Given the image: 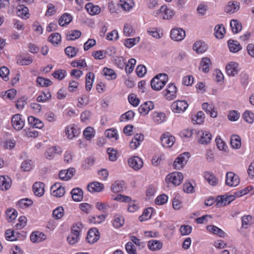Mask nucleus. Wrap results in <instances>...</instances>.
Segmentation results:
<instances>
[{
  "label": "nucleus",
  "mask_w": 254,
  "mask_h": 254,
  "mask_svg": "<svg viewBox=\"0 0 254 254\" xmlns=\"http://www.w3.org/2000/svg\"><path fill=\"white\" fill-rule=\"evenodd\" d=\"M72 16L69 14L64 13L59 19V23L61 26H64L68 24L72 21Z\"/></svg>",
  "instance_id": "43"
},
{
  "label": "nucleus",
  "mask_w": 254,
  "mask_h": 254,
  "mask_svg": "<svg viewBox=\"0 0 254 254\" xmlns=\"http://www.w3.org/2000/svg\"><path fill=\"white\" fill-rule=\"evenodd\" d=\"M135 64L136 60L134 59H129L125 66V70L126 73L127 74L131 73L134 69V67Z\"/></svg>",
  "instance_id": "56"
},
{
  "label": "nucleus",
  "mask_w": 254,
  "mask_h": 254,
  "mask_svg": "<svg viewBox=\"0 0 254 254\" xmlns=\"http://www.w3.org/2000/svg\"><path fill=\"white\" fill-rule=\"evenodd\" d=\"M34 167V164L32 161L30 159H26L24 160L21 164L20 168L23 171H30Z\"/></svg>",
  "instance_id": "46"
},
{
  "label": "nucleus",
  "mask_w": 254,
  "mask_h": 254,
  "mask_svg": "<svg viewBox=\"0 0 254 254\" xmlns=\"http://www.w3.org/2000/svg\"><path fill=\"white\" fill-rule=\"evenodd\" d=\"M226 71L229 76H234L239 71L238 64L233 62L229 63L226 66Z\"/></svg>",
  "instance_id": "16"
},
{
  "label": "nucleus",
  "mask_w": 254,
  "mask_h": 254,
  "mask_svg": "<svg viewBox=\"0 0 254 254\" xmlns=\"http://www.w3.org/2000/svg\"><path fill=\"white\" fill-rule=\"evenodd\" d=\"M104 188V185L102 183L94 182L89 184L87 186V189L90 192H101Z\"/></svg>",
  "instance_id": "24"
},
{
  "label": "nucleus",
  "mask_w": 254,
  "mask_h": 254,
  "mask_svg": "<svg viewBox=\"0 0 254 254\" xmlns=\"http://www.w3.org/2000/svg\"><path fill=\"white\" fill-rule=\"evenodd\" d=\"M202 108L211 117L214 118L216 116V113L213 111V106L212 104L204 103L202 105Z\"/></svg>",
  "instance_id": "51"
},
{
  "label": "nucleus",
  "mask_w": 254,
  "mask_h": 254,
  "mask_svg": "<svg viewBox=\"0 0 254 254\" xmlns=\"http://www.w3.org/2000/svg\"><path fill=\"white\" fill-rule=\"evenodd\" d=\"M242 227L244 229L249 228L252 223L253 218L251 215H246L242 217Z\"/></svg>",
  "instance_id": "54"
},
{
  "label": "nucleus",
  "mask_w": 254,
  "mask_h": 254,
  "mask_svg": "<svg viewBox=\"0 0 254 254\" xmlns=\"http://www.w3.org/2000/svg\"><path fill=\"white\" fill-rule=\"evenodd\" d=\"M206 230L208 232L213 233L215 235H218L221 237L224 238L227 235L224 231H223L222 229H220L219 228L214 225L207 226L206 227Z\"/></svg>",
  "instance_id": "29"
},
{
  "label": "nucleus",
  "mask_w": 254,
  "mask_h": 254,
  "mask_svg": "<svg viewBox=\"0 0 254 254\" xmlns=\"http://www.w3.org/2000/svg\"><path fill=\"white\" fill-rule=\"evenodd\" d=\"M11 185V181L8 176H0V189L2 190H8Z\"/></svg>",
  "instance_id": "26"
},
{
  "label": "nucleus",
  "mask_w": 254,
  "mask_h": 254,
  "mask_svg": "<svg viewBox=\"0 0 254 254\" xmlns=\"http://www.w3.org/2000/svg\"><path fill=\"white\" fill-rule=\"evenodd\" d=\"M207 49L205 43L201 41H197L193 45V49L197 53L202 54L206 51Z\"/></svg>",
  "instance_id": "37"
},
{
  "label": "nucleus",
  "mask_w": 254,
  "mask_h": 254,
  "mask_svg": "<svg viewBox=\"0 0 254 254\" xmlns=\"http://www.w3.org/2000/svg\"><path fill=\"white\" fill-rule=\"evenodd\" d=\"M185 31L182 28H176L171 31L170 37L174 41H182L185 38Z\"/></svg>",
  "instance_id": "12"
},
{
  "label": "nucleus",
  "mask_w": 254,
  "mask_h": 254,
  "mask_svg": "<svg viewBox=\"0 0 254 254\" xmlns=\"http://www.w3.org/2000/svg\"><path fill=\"white\" fill-rule=\"evenodd\" d=\"M62 152V150L60 147L53 146L47 149L45 156L47 159L51 160L54 159L56 155L61 154Z\"/></svg>",
  "instance_id": "14"
},
{
  "label": "nucleus",
  "mask_w": 254,
  "mask_h": 254,
  "mask_svg": "<svg viewBox=\"0 0 254 254\" xmlns=\"http://www.w3.org/2000/svg\"><path fill=\"white\" fill-rule=\"evenodd\" d=\"M124 182L120 181L115 182L111 186L112 190L116 193L122 192L123 190Z\"/></svg>",
  "instance_id": "53"
},
{
  "label": "nucleus",
  "mask_w": 254,
  "mask_h": 254,
  "mask_svg": "<svg viewBox=\"0 0 254 254\" xmlns=\"http://www.w3.org/2000/svg\"><path fill=\"white\" fill-rule=\"evenodd\" d=\"M162 243L158 240H151L148 242L147 246L152 251L160 250L162 247Z\"/></svg>",
  "instance_id": "33"
},
{
  "label": "nucleus",
  "mask_w": 254,
  "mask_h": 254,
  "mask_svg": "<svg viewBox=\"0 0 254 254\" xmlns=\"http://www.w3.org/2000/svg\"><path fill=\"white\" fill-rule=\"evenodd\" d=\"M71 194L74 201L78 202L82 200L83 191L81 189L77 188L72 189Z\"/></svg>",
  "instance_id": "34"
},
{
  "label": "nucleus",
  "mask_w": 254,
  "mask_h": 254,
  "mask_svg": "<svg viewBox=\"0 0 254 254\" xmlns=\"http://www.w3.org/2000/svg\"><path fill=\"white\" fill-rule=\"evenodd\" d=\"M240 9V3L237 1H230L227 4L225 11L229 14H233Z\"/></svg>",
  "instance_id": "18"
},
{
  "label": "nucleus",
  "mask_w": 254,
  "mask_h": 254,
  "mask_svg": "<svg viewBox=\"0 0 254 254\" xmlns=\"http://www.w3.org/2000/svg\"><path fill=\"white\" fill-rule=\"evenodd\" d=\"M119 5L125 11H130L134 5L132 0H120Z\"/></svg>",
  "instance_id": "30"
},
{
  "label": "nucleus",
  "mask_w": 254,
  "mask_h": 254,
  "mask_svg": "<svg viewBox=\"0 0 254 254\" xmlns=\"http://www.w3.org/2000/svg\"><path fill=\"white\" fill-rule=\"evenodd\" d=\"M204 177L205 180L212 186H216L219 183L218 179L212 173L206 172L204 173Z\"/></svg>",
  "instance_id": "25"
},
{
  "label": "nucleus",
  "mask_w": 254,
  "mask_h": 254,
  "mask_svg": "<svg viewBox=\"0 0 254 254\" xmlns=\"http://www.w3.org/2000/svg\"><path fill=\"white\" fill-rule=\"evenodd\" d=\"M128 163L129 166L135 170L141 169L143 164L142 159L137 156L130 157L128 160Z\"/></svg>",
  "instance_id": "15"
},
{
  "label": "nucleus",
  "mask_w": 254,
  "mask_h": 254,
  "mask_svg": "<svg viewBox=\"0 0 254 254\" xmlns=\"http://www.w3.org/2000/svg\"><path fill=\"white\" fill-rule=\"evenodd\" d=\"M230 27L233 33L237 34L242 30V24L237 20L233 19L230 21Z\"/></svg>",
  "instance_id": "45"
},
{
  "label": "nucleus",
  "mask_w": 254,
  "mask_h": 254,
  "mask_svg": "<svg viewBox=\"0 0 254 254\" xmlns=\"http://www.w3.org/2000/svg\"><path fill=\"white\" fill-rule=\"evenodd\" d=\"M65 133L69 139H72L73 138L79 135L80 133V130L76 125L71 124L65 127Z\"/></svg>",
  "instance_id": "10"
},
{
  "label": "nucleus",
  "mask_w": 254,
  "mask_h": 254,
  "mask_svg": "<svg viewBox=\"0 0 254 254\" xmlns=\"http://www.w3.org/2000/svg\"><path fill=\"white\" fill-rule=\"evenodd\" d=\"M64 52L68 58H73L76 56L78 49L72 46H68L65 49Z\"/></svg>",
  "instance_id": "62"
},
{
  "label": "nucleus",
  "mask_w": 254,
  "mask_h": 254,
  "mask_svg": "<svg viewBox=\"0 0 254 254\" xmlns=\"http://www.w3.org/2000/svg\"><path fill=\"white\" fill-rule=\"evenodd\" d=\"M240 183L239 176L232 172H229L226 173L225 184L226 185L234 187L237 186Z\"/></svg>",
  "instance_id": "9"
},
{
  "label": "nucleus",
  "mask_w": 254,
  "mask_h": 254,
  "mask_svg": "<svg viewBox=\"0 0 254 254\" xmlns=\"http://www.w3.org/2000/svg\"><path fill=\"white\" fill-rule=\"evenodd\" d=\"M64 214V208L61 206L57 207L53 210V216L56 219H60L62 218Z\"/></svg>",
  "instance_id": "59"
},
{
  "label": "nucleus",
  "mask_w": 254,
  "mask_h": 254,
  "mask_svg": "<svg viewBox=\"0 0 254 254\" xmlns=\"http://www.w3.org/2000/svg\"><path fill=\"white\" fill-rule=\"evenodd\" d=\"M81 32L79 30H72L69 32L66 35L68 40H74L81 36Z\"/></svg>",
  "instance_id": "63"
},
{
  "label": "nucleus",
  "mask_w": 254,
  "mask_h": 254,
  "mask_svg": "<svg viewBox=\"0 0 254 254\" xmlns=\"http://www.w3.org/2000/svg\"><path fill=\"white\" fill-rule=\"evenodd\" d=\"M204 119V114L203 112L199 111L192 118V121L194 124L200 125L203 121Z\"/></svg>",
  "instance_id": "55"
},
{
  "label": "nucleus",
  "mask_w": 254,
  "mask_h": 254,
  "mask_svg": "<svg viewBox=\"0 0 254 254\" xmlns=\"http://www.w3.org/2000/svg\"><path fill=\"white\" fill-rule=\"evenodd\" d=\"M48 40L53 46H57L61 43L62 37L59 33H54L49 36Z\"/></svg>",
  "instance_id": "31"
},
{
  "label": "nucleus",
  "mask_w": 254,
  "mask_h": 254,
  "mask_svg": "<svg viewBox=\"0 0 254 254\" xmlns=\"http://www.w3.org/2000/svg\"><path fill=\"white\" fill-rule=\"evenodd\" d=\"M51 94L49 91L41 92L37 98V101L38 102H45L48 99L51 98Z\"/></svg>",
  "instance_id": "57"
},
{
  "label": "nucleus",
  "mask_w": 254,
  "mask_h": 254,
  "mask_svg": "<svg viewBox=\"0 0 254 254\" xmlns=\"http://www.w3.org/2000/svg\"><path fill=\"white\" fill-rule=\"evenodd\" d=\"M189 157L190 155L188 152H184L179 155L174 162V168L176 170L183 168L186 164Z\"/></svg>",
  "instance_id": "7"
},
{
  "label": "nucleus",
  "mask_w": 254,
  "mask_h": 254,
  "mask_svg": "<svg viewBox=\"0 0 254 254\" xmlns=\"http://www.w3.org/2000/svg\"><path fill=\"white\" fill-rule=\"evenodd\" d=\"M139 41L140 38L139 37L132 38H127L125 40L124 44L127 48H131L137 44Z\"/></svg>",
  "instance_id": "50"
},
{
  "label": "nucleus",
  "mask_w": 254,
  "mask_h": 254,
  "mask_svg": "<svg viewBox=\"0 0 254 254\" xmlns=\"http://www.w3.org/2000/svg\"><path fill=\"white\" fill-rule=\"evenodd\" d=\"M51 190L52 191V195L58 197L63 196L65 193L64 188L59 183H56L54 185L51 187Z\"/></svg>",
  "instance_id": "20"
},
{
  "label": "nucleus",
  "mask_w": 254,
  "mask_h": 254,
  "mask_svg": "<svg viewBox=\"0 0 254 254\" xmlns=\"http://www.w3.org/2000/svg\"><path fill=\"white\" fill-rule=\"evenodd\" d=\"M103 74L107 77L108 80H113L117 78L115 71L111 68L105 67L103 70Z\"/></svg>",
  "instance_id": "48"
},
{
  "label": "nucleus",
  "mask_w": 254,
  "mask_h": 254,
  "mask_svg": "<svg viewBox=\"0 0 254 254\" xmlns=\"http://www.w3.org/2000/svg\"><path fill=\"white\" fill-rule=\"evenodd\" d=\"M75 169L73 168L62 170L59 173V178L62 180L67 181L73 177Z\"/></svg>",
  "instance_id": "22"
},
{
  "label": "nucleus",
  "mask_w": 254,
  "mask_h": 254,
  "mask_svg": "<svg viewBox=\"0 0 254 254\" xmlns=\"http://www.w3.org/2000/svg\"><path fill=\"white\" fill-rule=\"evenodd\" d=\"M177 91L176 85L174 83H171L167 85L162 94L167 100L172 101L176 98Z\"/></svg>",
  "instance_id": "5"
},
{
  "label": "nucleus",
  "mask_w": 254,
  "mask_h": 254,
  "mask_svg": "<svg viewBox=\"0 0 254 254\" xmlns=\"http://www.w3.org/2000/svg\"><path fill=\"white\" fill-rule=\"evenodd\" d=\"M11 122L13 128L15 130L19 131L24 127L25 120L21 115L17 114L12 117Z\"/></svg>",
  "instance_id": "6"
},
{
  "label": "nucleus",
  "mask_w": 254,
  "mask_h": 254,
  "mask_svg": "<svg viewBox=\"0 0 254 254\" xmlns=\"http://www.w3.org/2000/svg\"><path fill=\"white\" fill-rule=\"evenodd\" d=\"M28 122L31 126L35 128L41 129L44 127L43 123L33 116L29 117Z\"/></svg>",
  "instance_id": "32"
},
{
  "label": "nucleus",
  "mask_w": 254,
  "mask_h": 254,
  "mask_svg": "<svg viewBox=\"0 0 254 254\" xmlns=\"http://www.w3.org/2000/svg\"><path fill=\"white\" fill-rule=\"evenodd\" d=\"M46 239V236L42 232L35 231L30 236V240L33 243H39Z\"/></svg>",
  "instance_id": "28"
},
{
  "label": "nucleus",
  "mask_w": 254,
  "mask_h": 254,
  "mask_svg": "<svg viewBox=\"0 0 254 254\" xmlns=\"http://www.w3.org/2000/svg\"><path fill=\"white\" fill-rule=\"evenodd\" d=\"M230 143L233 148L235 149L240 148L241 146V140L240 137L236 134L232 135L231 136Z\"/></svg>",
  "instance_id": "41"
},
{
  "label": "nucleus",
  "mask_w": 254,
  "mask_h": 254,
  "mask_svg": "<svg viewBox=\"0 0 254 254\" xmlns=\"http://www.w3.org/2000/svg\"><path fill=\"white\" fill-rule=\"evenodd\" d=\"M95 206L97 209L102 212H106L108 209H110L111 207L109 203L101 201L96 202Z\"/></svg>",
  "instance_id": "49"
},
{
  "label": "nucleus",
  "mask_w": 254,
  "mask_h": 254,
  "mask_svg": "<svg viewBox=\"0 0 254 254\" xmlns=\"http://www.w3.org/2000/svg\"><path fill=\"white\" fill-rule=\"evenodd\" d=\"M183 174L179 172H174L168 174L165 178V181L168 185H173L175 186L180 185L183 180Z\"/></svg>",
  "instance_id": "4"
},
{
  "label": "nucleus",
  "mask_w": 254,
  "mask_h": 254,
  "mask_svg": "<svg viewBox=\"0 0 254 254\" xmlns=\"http://www.w3.org/2000/svg\"><path fill=\"white\" fill-rule=\"evenodd\" d=\"M168 81V76L166 73L156 75L151 81L152 88L156 91L161 90Z\"/></svg>",
  "instance_id": "1"
},
{
  "label": "nucleus",
  "mask_w": 254,
  "mask_h": 254,
  "mask_svg": "<svg viewBox=\"0 0 254 254\" xmlns=\"http://www.w3.org/2000/svg\"><path fill=\"white\" fill-rule=\"evenodd\" d=\"M214 31L215 37L218 39L223 38L225 33V29L222 24L216 25L215 27Z\"/></svg>",
  "instance_id": "47"
},
{
  "label": "nucleus",
  "mask_w": 254,
  "mask_h": 254,
  "mask_svg": "<svg viewBox=\"0 0 254 254\" xmlns=\"http://www.w3.org/2000/svg\"><path fill=\"white\" fill-rule=\"evenodd\" d=\"M210 64V60L207 58H204L201 61L199 69L204 72H208Z\"/></svg>",
  "instance_id": "44"
},
{
  "label": "nucleus",
  "mask_w": 254,
  "mask_h": 254,
  "mask_svg": "<svg viewBox=\"0 0 254 254\" xmlns=\"http://www.w3.org/2000/svg\"><path fill=\"white\" fill-rule=\"evenodd\" d=\"M45 185L42 182H36L33 186V190L35 195L37 196H42L45 191Z\"/></svg>",
  "instance_id": "27"
},
{
  "label": "nucleus",
  "mask_w": 254,
  "mask_h": 254,
  "mask_svg": "<svg viewBox=\"0 0 254 254\" xmlns=\"http://www.w3.org/2000/svg\"><path fill=\"white\" fill-rule=\"evenodd\" d=\"M100 238L99 232L96 228L90 229L87 234L86 240L90 244L96 242Z\"/></svg>",
  "instance_id": "17"
},
{
  "label": "nucleus",
  "mask_w": 254,
  "mask_h": 254,
  "mask_svg": "<svg viewBox=\"0 0 254 254\" xmlns=\"http://www.w3.org/2000/svg\"><path fill=\"white\" fill-rule=\"evenodd\" d=\"M85 8L88 13L91 15L98 14L100 12L101 9L98 5H94L92 3L86 4Z\"/></svg>",
  "instance_id": "35"
},
{
  "label": "nucleus",
  "mask_w": 254,
  "mask_h": 254,
  "mask_svg": "<svg viewBox=\"0 0 254 254\" xmlns=\"http://www.w3.org/2000/svg\"><path fill=\"white\" fill-rule=\"evenodd\" d=\"M197 136L198 142L203 145L210 143L212 139V135L208 131H199L197 133Z\"/></svg>",
  "instance_id": "11"
},
{
  "label": "nucleus",
  "mask_w": 254,
  "mask_h": 254,
  "mask_svg": "<svg viewBox=\"0 0 254 254\" xmlns=\"http://www.w3.org/2000/svg\"><path fill=\"white\" fill-rule=\"evenodd\" d=\"M243 117L244 120L249 124H252L254 121V114L251 111H246L244 113Z\"/></svg>",
  "instance_id": "64"
},
{
  "label": "nucleus",
  "mask_w": 254,
  "mask_h": 254,
  "mask_svg": "<svg viewBox=\"0 0 254 254\" xmlns=\"http://www.w3.org/2000/svg\"><path fill=\"white\" fill-rule=\"evenodd\" d=\"M144 140V135L141 133L136 134L129 143L130 147L132 149H135Z\"/></svg>",
  "instance_id": "21"
},
{
  "label": "nucleus",
  "mask_w": 254,
  "mask_h": 254,
  "mask_svg": "<svg viewBox=\"0 0 254 254\" xmlns=\"http://www.w3.org/2000/svg\"><path fill=\"white\" fill-rule=\"evenodd\" d=\"M153 212V209L151 207H148L144 210L142 214L139 217L140 221H144L150 219Z\"/></svg>",
  "instance_id": "52"
},
{
  "label": "nucleus",
  "mask_w": 254,
  "mask_h": 254,
  "mask_svg": "<svg viewBox=\"0 0 254 254\" xmlns=\"http://www.w3.org/2000/svg\"><path fill=\"white\" fill-rule=\"evenodd\" d=\"M153 121L157 124H160L166 121V115L162 112H154L152 114Z\"/></svg>",
  "instance_id": "36"
},
{
  "label": "nucleus",
  "mask_w": 254,
  "mask_h": 254,
  "mask_svg": "<svg viewBox=\"0 0 254 254\" xmlns=\"http://www.w3.org/2000/svg\"><path fill=\"white\" fill-rule=\"evenodd\" d=\"M105 136L113 140H116L118 139L117 131L115 129H107L105 132Z\"/></svg>",
  "instance_id": "60"
},
{
  "label": "nucleus",
  "mask_w": 254,
  "mask_h": 254,
  "mask_svg": "<svg viewBox=\"0 0 254 254\" xmlns=\"http://www.w3.org/2000/svg\"><path fill=\"white\" fill-rule=\"evenodd\" d=\"M128 202L127 210L129 212L134 213L137 211L140 208L138 202L135 200H131L130 197L129 201H126Z\"/></svg>",
  "instance_id": "42"
},
{
  "label": "nucleus",
  "mask_w": 254,
  "mask_h": 254,
  "mask_svg": "<svg viewBox=\"0 0 254 254\" xmlns=\"http://www.w3.org/2000/svg\"><path fill=\"white\" fill-rule=\"evenodd\" d=\"M16 9V14L18 17L24 19H26L29 17V9L24 4H17Z\"/></svg>",
  "instance_id": "19"
},
{
  "label": "nucleus",
  "mask_w": 254,
  "mask_h": 254,
  "mask_svg": "<svg viewBox=\"0 0 254 254\" xmlns=\"http://www.w3.org/2000/svg\"><path fill=\"white\" fill-rule=\"evenodd\" d=\"M161 143L166 147H171L175 143V138L169 132L164 133L161 137Z\"/></svg>",
  "instance_id": "13"
},
{
  "label": "nucleus",
  "mask_w": 254,
  "mask_h": 254,
  "mask_svg": "<svg viewBox=\"0 0 254 254\" xmlns=\"http://www.w3.org/2000/svg\"><path fill=\"white\" fill-rule=\"evenodd\" d=\"M188 106L185 100H177L172 104L171 110L174 113L182 114L187 109Z\"/></svg>",
  "instance_id": "8"
},
{
  "label": "nucleus",
  "mask_w": 254,
  "mask_h": 254,
  "mask_svg": "<svg viewBox=\"0 0 254 254\" xmlns=\"http://www.w3.org/2000/svg\"><path fill=\"white\" fill-rule=\"evenodd\" d=\"M125 223L124 218L123 216L116 214L113 220V225L116 228L122 227Z\"/></svg>",
  "instance_id": "40"
},
{
  "label": "nucleus",
  "mask_w": 254,
  "mask_h": 254,
  "mask_svg": "<svg viewBox=\"0 0 254 254\" xmlns=\"http://www.w3.org/2000/svg\"><path fill=\"white\" fill-rule=\"evenodd\" d=\"M148 33L156 39H160L162 36V34L159 32L157 28H149L147 29Z\"/></svg>",
  "instance_id": "61"
},
{
  "label": "nucleus",
  "mask_w": 254,
  "mask_h": 254,
  "mask_svg": "<svg viewBox=\"0 0 254 254\" xmlns=\"http://www.w3.org/2000/svg\"><path fill=\"white\" fill-rule=\"evenodd\" d=\"M95 76L93 73L88 72L86 75L85 87L87 91H90L94 82Z\"/></svg>",
  "instance_id": "38"
},
{
  "label": "nucleus",
  "mask_w": 254,
  "mask_h": 254,
  "mask_svg": "<svg viewBox=\"0 0 254 254\" xmlns=\"http://www.w3.org/2000/svg\"><path fill=\"white\" fill-rule=\"evenodd\" d=\"M153 108V103L151 101H148L142 104L138 108V111L141 114L143 115H146L149 113L150 111L152 110Z\"/></svg>",
  "instance_id": "23"
},
{
  "label": "nucleus",
  "mask_w": 254,
  "mask_h": 254,
  "mask_svg": "<svg viewBox=\"0 0 254 254\" xmlns=\"http://www.w3.org/2000/svg\"><path fill=\"white\" fill-rule=\"evenodd\" d=\"M6 216L8 221H12L16 218L17 212L14 209L9 208L6 211Z\"/></svg>",
  "instance_id": "58"
},
{
  "label": "nucleus",
  "mask_w": 254,
  "mask_h": 254,
  "mask_svg": "<svg viewBox=\"0 0 254 254\" xmlns=\"http://www.w3.org/2000/svg\"><path fill=\"white\" fill-rule=\"evenodd\" d=\"M82 228V225L80 223L74 224L71 229V233L67 237V241L71 245L77 243L80 236V232Z\"/></svg>",
  "instance_id": "2"
},
{
  "label": "nucleus",
  "mask_w": 254,
  "mask_h": 254,
  "mask_svg": "<svg viewBox=\"0 0 254 254\" xmlns=\"http://www.w3.org/2000/svg\"><path fill=\"white\" fill-rule=\"evenodd\" d=\"M230 51L233 53H236L242 49V47L237 41L230 40L228 42Z\"/></svg>",
  "instance_id": "39"
},
{
  "label": "nucleus",
  "mask_w": 254,
  "mask_h": 254,
  "mask_svg": "<svg viewBox=\"0 0 254 254\" xmlns=\"http://www.w3.org/2000/svg\"><path fill=\"white\" fill-rule=\"evenodd\" d=\"M174 14L173 10L166 5H162L159 9L153 12L155 16L163 19H170Z\"/></svg>",
  "instance_id": "3"
}]
</instances>
